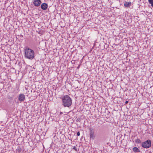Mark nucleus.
<instances>
[{
    "label": "nucleus",
    "mask_w": 153,
    "mask_h": 153,
    "mask_svg": "<svg viewBox=\"0 0 153 153\" xmlns=\"http://www.w3.org/2000/svg\"><path fill=\"white\" fill-rule=\"evenodd\" d=\"M24 56L25 58L30 60L33 59L35 56L33 50L30 48H26L24 49Z\"/></svg>",
    "instance_id": "nucleus-1"
},
{
    "label": "nucleus",
    "mask_w": 153,
    "mask_h": 153,
    "mask_svg": "<svg viewBox=\"0 0 153 153\" xmlns=\"http://www.w3.org/2000/svg\"><path fill=\"white\" fill-rule=\"evenodd\" d=\"M62 105L65 107H70L72 104V100L69 96L66 95L61 98Z\"/></svg>",
    "instance_id": "nucleus-2"
},
{
    "label": "nucleus",
    "mask_w": 153,
    "mask_h": 153,
    "mask_svg": "<svg viewBox=\"0 0 153 153\" xmlns=\"http://www.w3.org/2000/svg\"><path fill=\"white\" fill-rule=\"evenodd\" d=\"M151 146V141L148 139L146 141L142 143V146L144 148L148 149L150 148Z\"/></svg>",
    "instance_id": "nucleus-3"
},
{
    "label": "nucleus",
    "mask_w": 153,
    "mask_h": 153,
    "mask_svg": "<svg viewBox=\"0 0 153 153\" xmlns=\"http://www.w3.org/2000/svg\"><path fill=\"white\" fill-rule=\"evenodd\" d=\"M18 99L20 102L25 100V96L23 94H20L19 96Z\"/></svg>",
    "instance_id": "nucleus-4"
},
{
    "label": "nucleus",
    "mask_w": 153,
    "mask_h": 153,
    "mask_svg": "<svg viewBox=\"0 0 153 153\" xmlns=\"http://www.w3.org/2000/svg\"><path fill=\"white\" fill-rule=\"evenodd\" d=\"M41 3L40 0H34L33 2V4L36 7H39Z\"/></svg>",
    "instance_id": "nucleus-5"
},
{
    "label": "nucleus",
    "mask_w": 153,
    "mask_h": 153,
    "mask_svg": "<svg viewBox=\"0 0 153 153\" xmlns=\"http://www.w3.org/2000/svg\"><path fill=\"white\" fill-rule=\"evenodd\" d=\"M48 4L45 3H44L42 4L41 5V8L43 10H46L48 8Z\"/></svg>",
    "instance_id": "nucleus-6"
},
{
    "label": "nucleus",
    "mask_w": 153,
    "mask_h": 153,
    "mask_svg": "<svg viewBox=\"0 0 153 153\" xmlns=\"http://www.w3.org/2000/svg\"><path fill=\"white\" fill-rule=\"evenodd\" d=\"M131 5V3L130 2L125 1L124 3V6L126 7H129Z\"/></svg>",
    "instance_id": "nucleus-7"
},
{
    "label": "nucleus",
    "mask_w": 153,
    "mask_h": 153,
    "mask_svg": "<svg viewBox=\"0 0 153 153\" xmlns=\"http://www.w3.org/2000/svg\"><path fill=\"white\" fill-rule=\"evenodd\" d=\"M133 150L134 152H140V150L138 148L136 147H134L133 148Z\"/></svg>",
    "instance_id": "nucleus-8"
},
{
    "label": "nucleus",
    "mask_w": 153,
    "mask_h": 153,
    "mask_svg": "<svg viewBox=\"0 0 153 153\" xmlns=\"http://www.w3.org/2000/svg\"><path fill=\"white\" fill-rule=\"evenodd\" d=\"M90 136L91 139H94V132L91 131L90 133Z\"/></svg>",
    "instance_id": "nucleus-9"
},
{
    "label": "nucleus",
    "mask_w": 153,
    "mask_h": 153,
    "mask_svg": "<svg viewBox=\"0 0 153 153\" xmlns=\"http://www.w3.org/2000/svg\"><path fill=\"white\" fill-rule=\"evenodd\" d=\"M148 1L151 4V6L153 7V0H148Z\"/></svg>",
    "instance_id": "nucleus-10"
},
{
    "label": "nucleus",
    "mask_w": 153,
    "mask_h": 153,
    "mask_svg": "<svg viewBox=\"0 0 153 153\" xmlns=\"http://www.w3.org/2000/svg\"><path fill=\"white\" fill-rule=\"evenodd\" d=\"M135 142L136 143H141V141L139 139H137L135 140Z\"/></svg>",
    "instance_id": "nucleus-11"
},
{
    "label": "nucleus",
    "mask_w": 153,
    "mask_h": 153,
    "mask_svg": "<svg viewBox=\"0 0 153 153\" xmlns=\"http://www.w3.org/2000/svg\"><path fill=\"white\" fill-rule=\"evenodd\" d=\"M72 149L74 150L76 152H77L78 151V150L77 149L75 146H74Z\"/></svg>",
    "instance_id": "nucleus-12"
},
{
    "label": "nucleus",
    "mask_w": 153,
    "mask_h": 153,
    "mask_svg": "<svg viewBox=\"0 0 153 153\" xmlns=\"http://www.w3.org/2000/svg\"><path fill=\"white\" fill-rule=\"evenodd\" d=\"M77 136H79L80 135V132L79 131H78L77 133Z\"/></svg>",
    "instance_id": "nucleus-13"
},
{
    "label": "nucleus",
    "mask_w": 153,
    "mask_h": 153,
    "mask_svg": "<svg viewBox=\"0 0 153 153\" xmlns=\"http://www.w3.org/2000/svg\"><path fill=\"white\" fill-rule=\"evenodd\" d=\"M128 101H126L125 102V103L126 104H127L128 103Z\"/></svg>",
    "instance_id": "nucleus-14"
}]
</instances>
